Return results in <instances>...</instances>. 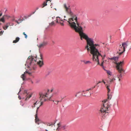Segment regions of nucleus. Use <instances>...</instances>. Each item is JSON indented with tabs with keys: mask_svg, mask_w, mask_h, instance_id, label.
Segmentation results:
<instances>
[{
	"mask_svg": "<svg viewBox=\"0 0 131 131\" xmlns=\"http://www.w3.org/2000/svg\"><path fill=\"white\" fill-rule=\"evenodd\" d=\"M24 93L27 94V91L26 90H24Z\"/></svg>",
	"mask_w": 131,
	"mask_h": 131,
	"instance_id": "37",
	"label": "nucleus"
},
{
	"mask_svg": "<svg viewBox=\"0 0 131 131\" xmlns=\"http://www.w3.org/2000/svg\"><path fill=\"white\" fill-rule=\"evenodd\" d=\"M40 101L41 102V103H41V104H40V105L39 106H41V105H42L43 104V102H43V101H41L40 100Z\"/></svg>",
	"mask_w": 131,
	"mask_h": 131,
	"instance_id": "35",
	"label": "nucleus"
},
{
	"mask_svg": "<svg viewBox=\"0 0 131 131\" xmlns=\"http://www.w3.org/2000/svg\"><path fill=\"white\" fill-rule=\"evenodd\" d=\"M56 21L57 23L60 24L61 26H63L64 25L63 23L64 21L60 17H56Z\"/></svg>",
	"mask_w": 131,
	"mask_h": 131,
	"instance_id": "9",
	"label": "nucleus"
},
{
	"mask_svg": "<svg viewBox=\"0 0 131 131\" xmlns=\"http://www.w3.org/2000/svg\"><path fill=\"white\" fill-rule=\"evenodd\" d=\"M7 16H4L2 18L0 19V21H2L3 23L5 22V20L4 19L5 17Z\"/></svg>",
	"mask_w": 131,
	"mask_h": 131,
	"instance_id": "21",
	"label": "nucleus"
},
{
	"mask_svg": "<svg viewBox=\"0 0 131 131\" xmlns=\"http://www.w3.org/2000/svg\"><path fill=\"white\" fill-rule=\"evenodd\" d=\"M75 23H76V25L77 26H78L77 25L78 24L79 25V24L78 23L77 20L76 21H74ZM81 26L80 27H81L82 28H85V23L83 22H82L81 24Z\"/></svg>",
	"mask_w": 131,
	"mask_h": 131,
	"instance_id": "16",
	"label": "nucleus"
},
{
	"mask_svg": "<svg viewBox=\"0 0 131 131\" xmlns=\"http://www.w3.org/2000/svg\"><path fill=\"white\" fill-rule=\"evenodd\" d=\"M36 57L35 56H29L25 64V66H27L28 67H30L34 70H35L36 68L35 65L36 63H37L40 67H41L43 65V61L39 60L36 63Z\"/></svg>",
	"mask_w": 131,
	"mask_h": 131,
	"instance_id": "1",
	"label": "nucleus"
},
{
	"mask_svg": "<svg viewBox=\"0 0 131 131\" xmlns=\"http://www.w3.org/2000/svg\"><path fill=\"white\" fill-rule=\"evenodd\" d=\"M119 55H120L125 51V49L123 47V45H120L119 46Z\"/></svg>",
	"mask_w": 131,
	"mask_h": 131,
	"instance_id": "11",
	"label": "nucleus"
},
{
	"mask_svg": "<svg viewBox=\"0 0 131 131\" xmlns=\"http://www.w3.org/2000/svg\"><path fill=\"white\" fill-rule=\"evenodd\" d=\"M46 130V131H48L47 130V129H46V130Z\"/></svg>",
	"mask_w": 131,
	"mask_h": 131,
	"instance_id": "45",
	"label": "nucleus"
},
{
	"mask_svg": "<svg viewBox=\"0 0 131 131\" xmlns=\"http://www.w3.org/2000/svg\"><path fill=\"white\" fill-rule=\"evenodd\" d=\"M9 25V24L8 23H7L6 25L3 26V29L5 30H6L7 29Z\"/></svg>",
	"mask_w": 131,
	"mask_h": 131,
	"instance_id": "20",
	"label": "nucleus"
},
{
	"mask_svg": "<svg viewBox=\"0 0 131 131\" xmlns=\"http://www.w3.org/2000/svg\"><path fill=\"white\" fill-rule=\"evenodd\" d=\"M129 43L127 42H124L122 43V45L125 49L127 48V46L129 45Z\"/></svg>",
	"mask_w": 131,
	"mask_h": 131,
	"instance_id": "19",
	"label": "nucleus"
},
{
	"mask_svg": "<svg viewBox=\"0 0 131 131\" xmlns=\"http://www.w3.org/2000/svg\"><path fill=\"white\" fill-rule=\"evenodd\" d=\"M95 87V86H94V87H92L91 88H90L88 90H86V92H87V91H90V90H92L93 89H94V88Z\"/></svg>",
	"mask_w": 131,
	"mask_h": 131,
	"instance_id": "28",
	"label": "nucleus"
},
{
	"mask_svg": "<svg viewBox=\"0 0 131 131\" xmlns=\"http://www.w3.org/2000/svg\"><path fill=\"white\" fill-rule=\"evenodd\" d=\"M102 82H103L105 84V81H104V80H103L102 81Z\"/></svg>",
	"mask_w": 131,
	"mask_h": 131,
	"instance_id": "40",
	"label": "nucleus"
},
{
	"mask_svg": "<svg viewBox=\"0 0 131 131\" xmlns=\"http://www.w3.org/2000/svg\"><path fill=\"white\" fill-rule=\"evenodd\" d=\"M106 88L108 90L107 92V95H108V99H111L112 97V95L111 93H110V90L109 88V86H106Z\"/></svg>",
	"mask_w": 131,
	"mask_h": 131,
	"instance_id": "15",
	"label": "nucleus"
},
{
	"mask_svg": "<svg viewBox=\"0 0 131 131\" xmlns=\"http://www.w3.org/2000/svg\"><path fill=\"white\" fill-rule=\"evenodd\" d=\"M3 32H2V31H1L0 32V35H2L3 33Z\"/></svg>",
	"mask_w": 131,
	"mask_h": 131,
	"instance_id": "39",
	"label": "nucleus"
},
{
	"mask_svg": "<svg viewBox=\"0 0 131 131\" xmlns=\"http://www.w3.org/2000/svg\"><path fill=\"white\" fill-rule=\"evenodd\" d=\"M48 1V0H46V1L44 2L43 4H42V8L43 7H44L45 6H46L47 5V2Z\"/></svg>",
	"mask_w": 131,
	"mask_h": 131,
	"instance_id": "22",
	"label": "nucleus"
},
{
	"mask_svg": "<svg viewBox=\"0 0 131 131\" xmlns=\"http://www.w3.org/2000/svg\"><path fill=\"white\" fill-rule=\"evenodd\" d=\"M107 100L102 101V105L99 112V115L102 117L105 116L106 114L108 113V111L110 109V105L109 103H106Z\"/></svg>",
	"mask_w": 131,
	"mask_h": 131,
	"instance_id": "4",
	"label": "nucleus"
},
{
	"mask_svg": "<svg viewBox=\"0 0 131 131\" xmlns=\"http://www.w3.org/2000/svg\"><path fill=\"white\" fill-rule=\"evenodd\" d=\"M52 101L53 102H54V100H52Z\"/></svg>",
	"mask_w": 131,
	"mask_h": 131,
	"instance_id": "47",
	"label": "nucleus"
},
{
	"mask_svg": "<svg viewBox=\"0 0 131 131\" xmlns=\"http://www.w3.org/2000/svg\"><path fill=\"white\" fill-rule=\"evenodd\" d=\"M104 62V61H102V63L100 65L101 66H103V63Z\"/></svg>",
	"mask_w": 131,
	"mask_h": 131,
	"instance_id": "34",
	"label": "nucleus"
},
{
	"mask_svg": "<svg viewBox=\"0 0 131 131\" xmlns=\"http://www.w3.org/2000/svg\"><path fill=\"white\" fill-rule=\"evenodd\" d=\"M40 57L41 58V59H42V54H40Z\"/></svg>",
	"mask_w": 131,
	"mask_h": 131,
	"instance_id": "36",
	"label": "nucleus"
},
{
	"mask_svg": "<svg viewBox=\"0 0 131 131\" xmlns=\"http://www.w3.org/2000/svg\"><path fill=\"white\" fill-rule=\"evenodd\" d=\"M70 18L68 20H67V19H66V18H65V19L64 18L63 20H65L67 21H68V22L69 23V22L68 21V20L69 19H70Z\"/></svg>",
	"mask_w": 131,
	"mask_h": 131,
	"instance_id": "38",
	"label": "nucleus"
},
{
	"mask_svg": "<svg viewBox=\"0 0 131 131\" xmlns=\"http://www.w3.org/2000/svg\"><path fill=\"white\" fill-rule=\"evenodd\" d=\"M31 96V94H29L28 95H27V97L25 99L26 100H28V99L30 98Z\"/></svg>",
	"mask_w": 131,
	"mask_h": 131,
	"instance_id": "25",
	"label": "nucleus"
},
{
	"mask_svg": "<svg viewBox=\"0 0 131 131\" xmlns=\"http://www.w3.org/2000/svg\"><path fill=\"white\" fill-rule=\"evenodd\" d=\"M131 48V46H130V49Z\"/></svg>",
	"mask_w": 131,
	"mask_h": 131,
	"instance_id": "46",
	"label": "nucleus"
},
{
	"mask_svg": "<svg viewBox=\"0 0 131 131\" xmlns=\"http://www.w3.org/2000/svg\"><path fill=\"white\" fill-rule=\"evenodd\" d=\"M64 8L66 12L71 16V17L68 21L69 22V25L73 24V22L75 23L74 21H76L77 20V16L73 14L71 12L70 8V6L66 4H64L63 5Z\"/></svg>",
	"mask_w": 131,
	"mask_h": 131,
	"instance_id": "6",
	"label": "nucleus"
},
{
	"mask_svg": "<svg viewBox=\"0 0 131 131\" xmlns=\"http://www.w3.org/2000/svg\"><path fill=\"white\" fill-rule=\"evenodd\" d=\"M30 105L28 104H26V108H27V107L29 108L30 107Z\"/></svg>",
	"mask_w": 131,
	"mask_h": 131,
	"instance_id": "31",
	"label": "nucleus"
},
{
	"mask_svg": "<svg viewBox=\"0 0 131 131\" xmlns=\"http://www.w3.org/2000/svg\"><path fill=\"white\" fill-rule=\"evenodd\" d=\"M77 25L78 26H77L76 23L73 22V24H71L70 26L72 28H73L76 32L79 33L80 39L81 40H82L83 39H84L86 41L89 38L87 35L83 32L82 28L80 26H79L78 24Z\"/></svg>",
	"mask_w": 131,
	"mask_h": 131,
	"instance_id": "5",
	"label": "nucleus"
},
{
	"mask_svg": "<svg viewBox=\"0 0 131 131\" xmlns=\"http://www.w3.org/2000/svg\"><path fill=\"white\" fill-rule=\"evenodd\" d=\"M37 101L36 103H35L34 104V106H32V107H35V105H36L37 104Z\"/></svg>",
	"mask_w": 131,
	"mask_h": 131,
	"instance_id": "33",
	"label": "nucleus"
},
{
	"mask_svg": "<svg viewBox=\"0 0 131 131\" xmlns=\"http://www.w3.org/2000/svg\"><path fill=\"white\" fill-rule=\"evenodd\" d=\"M106 72L108 75H112V73L109 70H106Z\"/></svg>",
	"mask_w": 131,
	"mask_h": 131,
	"instance_id": "27",
	"label": "nucleus"
},
{
	"mask_svg": "<svg viewBox=\"0 0 131 131\" xmlns=\"http://www.w3.org/2000/svg\"><path fill=\"white\" fill-rule=\"evenodd\" d=\"M46 124L47 126H48L51 127V128H49V130H50L51 129V128H53V125L52 123H47Z\"/></svg>",
	"mask_w": 131,
	"mask_h": 131,
	"instance_id": "18",
	"label": "nucleus"
},
{
	"mask_svg": "<svg viewBox=\"0 0 131 131\" xmlns=\"http://www.w3.org/2000/svg\"><path fill=\"white\" fill-rule=\"evenodd\" d=\"M59 101H58L57 102V103H55V104H57L59 102Z\"/></svg>",
	"mask_w": 131,
	"mask_h": 131,
	"instance_id": "41",
	"label": "nucleus"
},
{
	"mask_svg": "<svg viewBox=\"0 0 131 131\" xmlns=\"http://www.w3.org/2000/svg\"><path fill=\"white\" fill-rule=\"evenodd\" d=\"M31 83L32 84H33V82L32 81H31Z\"/></svg>",
	"mask_w": 131,
	"mask_h": 131,
	"instance_id": "43",
	"label": "nucleus"
},
{
	"mask_svg": "<svg viewBox=\"0 0 131 131\" xmlns=\"http://www.w3.org/2000/svg\"><path fill=\"white\" fill-rule=\"evenodd\" d=\"M19 39L20 38L19 37H17L16 38L15 40L13 41V43H16L19 40Z\"/></svg>",
	"mask_w": 131,
	"mask_h": 131,
	"instance_id": "23",
	"label": "nucleus"
},
{
	"mask_svg": "<svg viewBox=\"0 0 131 131\" xmlns=\"http://www.w3.org/2000/svg\"><path fill=\"white\" fill-rule=\"evenodd\" d=\"M102 82L101 81H99L98 82V83H97V84H98V83H101Z\"/></svg>",
	"mask_w": 131,
	"mask_h": 131,
	"instance_id": "42",
	"label": "nucleus"
},
{
	"mask_svg": "<svg viewBox=\"0 0 131 131\" xmlns=\"http://www.w3.org/2000/svg\"><path fill=\"white\" fill-rule=\"evenodd\" d=\"M47 44V42L46 41L44 40L42 42L39 44L38 46L39 48L43 47L46 46Z\"/></svg>",
	"mask_w": 131,
	"mask_h": 131,
	"instance_id": "13",
	"label": "nucleus"
},
{
	"mask_svg": "<svg viewBox=\"0 0 131 131\" xmlns=\"http://www.w3.org/2000/svg\"><path fill=\"white\" fill-rule=\"evenodd\" d=\"M101 51H99L98 49L94 52L92 55V59L93 61L96 63L97 65H100L99 59L100 57L102 58V61H104L106 55L105 54L102 55L101 53Z\"/></svg>",
	"mask_w": 131,
	"mask_h": 131,
	"instance_id": "7",
	"label": "nucleus"
},
{
	"mask_svg": "<svg viewBox=\"0 0 131 131\" xmlns=\"http://www.w3.org/2000/svg\"><path fill=\"white\" fill-rule=\"evenodd\" d=\"M48 94L47 93H46L45 95L42 94H40L39 98H40V100L43 102L46 101L48 99L49 100H50V99L51 98V97L49 98L48 97Z\"/></svg>",
	"mask_w": 131,
	"mask_h": 131,
	"instance_id": "8",
	"label": "nucleus"
},
{
	"mask_svg": "<svg viewBox=\"0 0 131 131\" xmlns=\"http://www.w3.org/2000/svg\"><path fill=\"white\" fill-rule=\"evenodd\" d=\"M83 62L85 64H89L91 63V62L89 61H83Z\"/></svg>",
	"mask_w": 131,
	"mask_h": 131,
	"instance_id": "24",
	"label": "nucleus"
},
{
	"mask_svg": "<svg viewBox=\"0 0 131 131\" xmlns=\"http://www.w3.org/2000/svg\"><path fill=\"white\" fill-rule=\"evenodd\" d=\"M80 93V92H78L77 93V94L76 95H75V96L76 97H79V96L78 95V94H79V93Z\"/></svg>",
	"mask_w": 131,
	"mask_h": 131,
	"instance_id": "32",
	"label": "nucleus"
},
{
	"mask_svg": "<svg viewBox=\"0 0 131 131\" xmlns=\"http://www.w3.org/2000/svg\"><path fill=\"white\" fill-rule=\"evenodd\" d=\"M87 45L85 48L87 49L88 52L90 50V53L92 54L98 49L100 47L99 45L94 44L93 39L89 38L86 41Z\"/></svg>",
	"mask_w": 131,
	"mask_h": 131,
	"instance_id": "2",
	"label": "nucleus"
},
{
	"mask_svg": "<svg viewBox=\"0 0 131 131\" xmlns=\"http://www.w3.org/2000/svg\"><path fill=\"white\" fill-rule=\"evenodd\" d=\"M28 74L29 75H30L31 74V73L27 71H26L25 72H24V73L22 74L21 76V77L22 78L23 81L25 80L26 74Z\"/></svg>",
	"mask_w": 131,
	"mask_h": 131,
	"instance_id": "10",
	"label": "nucleus"
},
{
	"mask_svg": "<svg viewBox=\"0 0 131 131\" xmlns=\"http://www.w3.org/2000/svg\"><path fill=\"white\" fill-rule=\"evenodd\" d=\"M109 59L111 60L112 62L116 64V67L118 72L120 74L118 75V78H119V81H120L121 79L119 78L122 77V73L124 72V70L123 69L122 67L123 64V61L117 63L118 60V57H115L110 58Z\"/></svg>",
	"mask_w": 131,
	"mask_h": 131,
	"instance_id": "3",
	"label": "nucleus"
},
{
	"mask_svg": "<svg viewBox=\"0 0 131 131\" xmlns=\"http://www.w3.org/2000/svg\"><path fill=\"white\" fill-rule=\"evenodd\" d=\"M86 91V90L85 91H83L82 92L83 93H82V95L84 96H90L91 95V93L90 92L89 94H88V91H87V92Z\"/></svg>",
	"mask_w": 131,
	"mask_h": 131,
	"instance_id": "14",
	"label": "nucleus"
},
{
	"mask_svg": "<svg viewBox=\"0 0 131 131\" xmlns=\"http://www.w3.org/2000/svg\"><path fill=\"white\" fill-rule=\"evenodd\" d=\"M39 107H38L37 108V109L36 110V114L35 116V122L36 123L38 124H39L40 123V121L39 118H38L37 115V112L38 111V110L39 108Z\"/></svg>",
	"mask_w": 131,
	"mask_h": 131,
	"instance_id": "12",
	"label": "nucleus"
},
{
	"mask_svg": "<svg viewBox=\"0 0 131 131\" xmlns=\"http://www.w3.org/2000/svg\"><path fill=\"white\" fill-rule=\"evenodd\" d=\"M115 80V79L114 78H113L112 79H110V83H112Z\"/></svg>",
	"mask_w": 131,
	"mask_h": 131,
	"instance_id": "26",
	"label": "nucleus"
},
{
	"mask_svg": "<svg viewBox=\"0 0 131 131\" xmlns=\"http://www.w3.org/2000/svg\"><path fill=\"white\" fill-rule=\"evenodd\" d=\"M52 90H51V92H52Z\"/></svg>",
	"mask_w": 131,
	"mask_h": 131,
	"instance_id": "48",
	"label": "nucleus"
},
{
	"mask_svg": "<svg viewBox=\"0 0 131 131\" xmlns=\"http://www.w3.org/2000/svg\"><path fill=\"white\" fill-rule=\"evenodd\" d=\"M23 34L25 36V38H27V35H26V34L25 33V32H23Z\"/></svg>",
	"mask_w": 131,
	"mask_h": 131,
	"instance_id": "30",
	"label": "nucleus"
},
{
	"mask_svg": "<svg viewBox=\"0 0 131 131\" xmlns=\"http://www.w3.org/2000/svg\"><path fill=\"white\" fill-rule=\"evenodd\" d=\"M54 21H53L50 24V26H52V25H54Z\"/></svg>",
	"mask_w": 131,
	"mask_h": 131,
	"instance_id": "29",
	"label": "nucleus"
},
{
	"mask_svg": "<svg viewBox=\"0 0 131 131\" xmlns=\"http://www.w3.org/2000/svg\"><path fill=\"white\" fill-rule=\"evenodd\" d=\"M66 16H64V18H66Z\"/></svg>",
	"mask_w": 131,
	"mask_h": 131,
	"instance_id": "44",
	"label": "nucleus"
},
{
	"mask_svg": "<svg viewBox=\"0 0 131 131\" xmlns=\"http://www.w3.org/2000/svg\"><path fill=\"white\" fill-rule=\"evenodd\" d=\"M60 124L59 123L58 124V127L59 128L60 127L63 130L66 129L67 128V126L66 125H63L60 126Z\"/></svg>",
	"mask_w": 131,
	"mask_h": 131,
	"instance_id": "17",
	"label": "nucleus"
}]
</instances>
